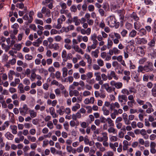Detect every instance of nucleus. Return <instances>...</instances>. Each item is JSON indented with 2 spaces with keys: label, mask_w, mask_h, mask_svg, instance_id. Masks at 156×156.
Segmentation results:
<instances>
[{
  "label": "nucleus",
  "mask_w": 156,
  "mask_h": 156,
  "mask_svg": "<svg viewBox=\"0 0 156 156\" xmlns=\"http://www.w3.org/2000/svg\"><path fill=\"white\" fill-rule=\"evenodd\" d=\"M130 17L135 21H138L139 20V18L137 16L136 14L134 12H133L131 14Z\"/></svg>",
  "instance_id": "nucleus-16"
},
{
  "label": "nucleus",
  "mask_w": 156,
  "mask_h": 156,
  "mask_svg": "<svg viewBox=\"0 0 156 156\" xmlns=\"http://www.w3.org/2000/svg\"><path fill=\"white\" fill-rule=\"evenodd\" d=\"M17 7L20 9H23L24 7V4L23 3H17L16 5Z\"/></svg>",
  "instance_id": "nucleus-62"
},
{
  "label": "nucleus",
  "mask_w": 156,
  "mask_h": 156,
  "mask_svg": "<svg viewBox=\"0 0 156 156\" xmlns=\"http://www.w3.org/2000/svg\"><path fill=\"white\" fill-rule=\"evenodd\" d=\"M108 122V123L109 124V126H112L114 125L113 123V120L111 119L110 118L108 117L106 119V121Z\"/></svg>",
  "instance_id": "nucleus-19"
},
{
  "label": "nucleus",
  "mask_w": 156,
  "mask_h": 156,
  "mask_svg": "<svg viewBox=\"0 0 156 156\" xmlns=\"http://www.w3.org/2000/svg\"><path fill=\"white\" fill-rule=\"evenodd\" d=\"M81 127L83 128H85L88 126V124H87V123L85 122H83L81 124Z\"/></svg>",
  "instance_id": "nucleus-59"
},
{
  "label": "nucleus",
  "mask_w": 156,
  "mask_h": 156,
  "mask_svg": "<svg viewBox=\"0 0 156 156\" xmlns=\"http://www.w3.org/2000/svg\"><path fill=\"white\" fill-rule=\"evenodd\" d=\"M102 109L103 111V113L104 115H108L109 114V111L108 110L106 109V108H105L104 106L102 108Z\"/></svg>",
  "instance_id": "nucleus-29"
},
{
  "label": "nucleus",
  "mask_w": 156,
  "mask_h": 156,
  "mask_svg": "<svg viewBox=\"0 0 156 156\" xmlns=\"http://www.w3.org/2000/svg\"><path fill=\"white\" fill-rule=\"evenodd\" d=\"M59 5L62 9H65L67 8L66 5L65 3L61 2L59 4Z\"/></svg>",
  "instance_id": "nucleus-37"
},
{
  "label": "nucleus",
  "mask_w": 156,
  "mask_h": 156,
  "mask_svg": "<svg viewBox=\"0 0 156 156\" xmlns=\"http://www.w3.org/2000/svg\"><path fill=\"white\" fill-rule=\"evenodd\" d=\"M144 66H140L138 67V71L139 72H142L143 71H144Z\"/></svg>",
  "instance_id": "nucleus-39"
},
{
  "label": "nucleus",
  "mask_w": 156,
  "mask_h": 156,
  "mask_svg": "<svg viewBox=\"0 0 156 156\" xmlns=\"http://www.w3.org/2000/svg\"><path fill=\"white\" fill-rule=\"evenodd\" d=\"M18 87L19 88L20 93H23L25 92L23 85L22 83L20 84Z\"/></svg>",
  "instance_id": "nucleus-24"
},
{
  "label": "nucleus",
  "mask_w": 156,
  "mask_h": 156,
  "mask_svg": "<svg viewBox=\"0 0 156 156\" xmlns=\"http://www.w3.org/2000/svg\"><path fill=\"white\" fill-rule=\"evenodd\" d=\"M10 128L13 134H16L17 133V128L16 126L14 125H10Z\"/></svg>",
  "instance_id": "nucleus-7"
},
{
  "label": "nucleus",
  "mask_w": 156,
  "mask_h": 156,
  "mask_svg": "<svg viewBox=\"0 0 156 156\" xmlns=\"http://www.w3.org/2000/svg\"><path fill=\"white\" fill-rule=\"evenodd\" d=\"M70 10L71 12H75L77 11V8L75 5H72L70 7Z\"/></svg>",
  "instance_id": "nucleus-41"
},
{
  "label": "nucleus",
  "mask_w": 156,
  "mask_h": 156,
  "mask_svg": "<svg viewBox=\"0 0 156 156\" xmlns=\"http://www.w3.org/2000/svg\"><path fill=\"white\" fill-rule=\"evenodd\" d=\"M60 31L61 33H63L64 32H65L66 33L68 32V29L67 28V27H63L61 30H60Z\"/></svg>",
  "instance_id": "nucleus-46"
},
{
  "label": "nucleus",
  "mask_w": 156,
  "mask_h": 156,
  "mask_svg": "<svg viewBox=\"0 0 156 156\" xmlns=\"http://www.w3.org/2000/svg\"><path fill=\"white\" fill-rule=\"evenodd\" d=\"M127 33V31L125 29H123L121 32V34L123 37H124L126 36V35Z\"/></svg>",
  "instance_id": "nucleus-50"
},
{
  "label": "nucleus",
  "mask_w": 156,
  "mask_h": 156,
  "mask_svg": "<svg viewBox=\"0 0 156 156\" xmlns=\"http://www.w3.org/2000/svg\"><path fill=\"white\" fill-rule=\"evenodd\" d=\"M83 146L82 145H81L80 147H78L76 149V151L78 153H80L82 152L83 150Z\"/></svg>",
  "instance_id": "nucleus-45"
},
{
  "label": "nucleus",
  "mask_w": 156,
  "mask_h": 156,
  "mask_svg": "<svg viewBox=\"0 0 156 156\" xmlns=\"http://www.w3.org/2000/svg\"><path fill=\"white\" fill-rule=\"evenodd\" d=\"M147 32L146 30L144 28H142L140 29L139 31V33L140 35L141 36L145 35L146 34Z\"/></svg>",
  "instance_id": "nucleus-26"
},
{
  "label": "nucleus",
  "mask_w": 156,
  "mask_h": 156,
  "mask_svg": "<svg viewBox=\"0 0 156 156\" xmlns=\"http://www.w3.org/2000/svg\"><path fill=\"white\" fill-rule=\"evenodd\" d=\"M88 9L89 11L91 12L93 11L94 9V7L93 5H90L88 7Z\"/></svg>",
  "instance_id": "nucleus-48"
},
{
  "label": "nucleus",
  "mask_w": 156,
  "mask_h": 156,
  "mask_svg": "<svg viewBox=\"0 0 156 156\" xmlns=\"http://www.w3.org/2000/svg\"><path fill=\"white\" fill-rule=\"evenodd\" d=\"M34 13L33 11H30L29 14L30 18L29 20H28V23H30L32 22L33 20L32 16L34 15Z\"/></svg>",
  "instance_id": "nucleus-22"
},
{
  "label": "nucleus",
  "mask_w": 156,
  "mask_h": 156,
  "mask_svg": "<svg viewBox=\"0 0 156 156\" xmlns=\"http://www.w3.org/2000/svg\"><path fill=\"white\" fill-rule=\"evenodd\" d=\"M58 24L56 26L55 28L57 29H60L62 27L61 24H62L63 20L61 18H59L57 20Z\"/></svg>",
  "instance_id": "nucleus-11"
},
{
  "label": "nucleus",
  "mask_w": 156,
  "mask_h": 156,
  "mask_svg": "<svg viewBox=\"0 0 156 156\" xmlns=\"http://www.w3.org/2000/svg\"><path fill=\"white\" fill-rule=\"evenodd\" d=\"M85 58L87 60V63L89 64V66H90L92 62V60L91 58L90 57V55L86 54L84 55Z\"/></svg>",
  "instance_id": "nucleus-13"
},
{
  "label": "nucleus",
  "mask_w": 156,
  "mask_h": 156,
  "mask_svg": "<svg viewBox=\"0 0 156 156\" xmlns=\"http://www.w3.org/2000/svg\"><path fill=\"white\" fill-rule=\"evenodd\" d=\"M14 50L20 51L21 48V45L20 44H15L14 45Z\"/></svg>",
  "instance_id": "nucleus-32"
},
{
  "label": "nucleus",
  "mask_w": 156,
  "mask_h": 156,
  "mask_svg": "<svg viewBox=\"0 0 156 156\" xmlns=\"http://www.w3.org/2000/svg\"><path fill=\"white\" fill-rule=\"evenodd\" d=\"M146 58H144L140 59L139 61V63L140 64H143L146 61Z\"/></svg>",
  "instance_id": "nucleus-55"
},
{
  "label": "nucleus",
  "mask_w": 156,
  "mask_h": 156,
  "mask_svg": "<svg viewBox=\"0 0 156 156\" xmlns=\"http://www.w3.org/2000/svg\"><path fill=\"white\" fill-rule=\"evenodd\" d=\"M112 51H113L114 54L115 55H116V54H118L120 53V51L119 50H118L117 48H114L112 49Z\"/></svg>",
  "instance_id": "nucleus-44"
},
{
  "label": "nucleus",
  "mask_w": 156,
  "mask_h": 156,
  "mask_svg": "<svg viewBox=\"0 0 156 156\" xmlns=\"http://www.w3.org/2000/svg\"><path fill=\"white\" fill-rule=\"evenodd\" d=\"M35 22L37 24H38L41 25H43V21L40 20L36 19L35 20Z\"/></svg>",
  "instance_id": "nucleus-53"
},
{
  "label": "nucleus",
  "mask_w": 156,
  "mask_h": 156,
  "mask_svg": "<svg viewBox=\"0 0 156 156\" xmlns=\"http://www.w3.org/2000/svg\"><path fill=\"white\" fill-rule=\"evenodd\" d=\"M86 76L87 77V79H90L93 77V73L92 72H89L87 74Z\"/></svg>",
  "instance_id": "nucleus-54"
},
{
  "label": "nucleus",
  "mask_w": 156,
  "mask_h": 156,
  "mask_svg": "<svg viewBox=\"0 0 156 156\" xmlns=\"http://www.w3.org/2000/svg\"><path fill=\"white\" fill-rule=\"evenodd\" d=\"M25 58L28 60H30L33 58V57L32 55L29 54L26 55L25 56Z\"/></svg>",
  "instance_id": "nucleus-49"
},
{
  "label": "nucleus",
  "mask_w": 156,
  "mask_h": 156,
  "mask_svg": "<svg viewBox=\"0 0 156 156\" xmlns=\"http://www.w3.org/2000/svg\"><path fill=\"white\" fill-rule=\"evenodd\" d=\"M27 139L31 142H34L36 141V139L35 137L32 136L30 135H28L27 136Z\"/></svg>",
  "instance_id": "nucleus-30"
},
{
  "label": "nucleus",
  "mask_w": 156,
  "mask_h": 156,
  "mask_svg": "<svg viewBox=\"0 0 156 156\" xmlns=\"http://www.w3.org/2000/svg\"><path fill=\"white\" fill-rule=\"evenodd\" d=\"M6 138L9 140H12L14 137L13 135L10 132H8L5 134Z\"/></svg>",
  "instance_id": "nucleus-17"
},
{
  "label": "nucleus",
  "mask_w": 156,
  "mask_h": 156,
  "mask_svg": "<svg viewBox=\"0 0 156 156\" xmlns=\"http://www.w3.org/2000/svg\"><path fill=\"white\" fill-rule=\"evenodd\" d=\"M144 2L147 5H151L153 4V2L151 0H144Z\"/></svg>",
  "instance_id": "nucleus-52"
},
{
  "label": "nucleus",
  "mask_w": 156,
  "mask_h": 156,
  "mask_svg": "<svg viewBox=\"0 0 156 156\" xmlns=\"http://www.w3.org/2000/svg\"><path fill=\"white\" fill-rule=\"evenodd\" d=\"M51 48H53L55 50H58L59 48L58 44L56 43L52 44L51 46Z\"/></svg>",
  "instance_id": "nucleus-27"
},
{
  "label": "nucleus",
  "mask_w": 156,
  "mask_h": 156,
  "mask_svg": "<svg viewBox=\"0 0 156 156\" xmlns=\"http://www.w3.org/2000/svg\"><path fill=\"white\" fill-rule=\"evenodd\" d=\"M121 92L123 94H126L127 95L130 94L129 91L126 89H122L121 90Z\"/></svg>",
  "instance_id": "nucleus-38"
},
{
  "label": "nucleus",
  "mask_w": 156,
  "mask_h": 156,
  "mask_svg": "<svg viewBox=\"0 0 156 156\" xmlns=\"http://www.w3.org/2000/svg\"><path fill=\"white\" fill-rule=\"evenodd\" d=\"M29 112L30 114L31 117L32 118H35L36 117L37 115V113L35 112L33 110H29Z\"/></svg>",
  "instance_id": "nucleus-14"
},
{
  "label": "nucleus",
  "mask_w": 156,
  "mask_h": 156,
  "mask_svg": "<svg viewBox=\"0 0 156 156\" xmlns=\"http://www.w3.org/2000/svg\"><path fill=\"white\" fill-rule=\"evenodd\" d=\"M103 86L104 87L107 91L109 93H111L112 92V87H110L108 83H105L103 85Z\"/></svg>",
  "instance_id": "nucleus-10"
},
{
  "label": "nucleus",
  "mask_w": 156,
  "mask_h": 156,
  "mask_svg": "<svg viewBox=\"0 0 156 156\" xmlns=\"http://www.w3.org/2000/svg\"><path fill=\"white\" fill-rule=\"evenodd\" d=\"M113 44V43L112 40L109 39H108L107 45L108 46V48L109 49L111 48Z\"/></svg>",
  "instance_id": "nucleus-28"
},
{
  "label": "nucleus",
  "mask_w": 156,
  "mask_h": 156,
  "mask_svg": "<svg viewBox=\"0 0 156 156\" xmlns=\"http://www.w3.org/2000/svg\"><path fill=\"white\" fill-rule=\"evenodd\" d=\"M9 125V122L8 121L5 122L4 123V125H3L2 127H0V131L5 130L6 128V127H8Z\"/></svg>",
  "instance_id": "nucleus-15"
},
{
  "label": "nucleus",
  "mask_w": 156,
  "mask_h": 156,
  "mask_svg": "<svg viewBox=\"0 0 156 156\" xmlns=\"http://www.w3.org/2000/svg\"><path fill=\"white\" fill-rule=\"evenodd\" d=\"M110 84L112 86H114L117 89L121 88L123 86L122 83L120 82H116L114 80L111 81L110 82Z\"/></svg>",
  "instance_id": "nucleus-4"
},
{
  "label": "nucleus",
  "mask_w": 156,
  "mask_h": 156,
  "mask_svg": "<svg viewBox=\"0 0 156 156\" xmlns=\"http://www.w3.org/2000/svg\"><path fill=\"white\" fill-rule=\"evenodd\" d=\"M62 76L63 77H65L67 76L68 70L66 67H64L62 68Z\"/></svg>",
  "instance_id": "nucleus-18"
},
{
  "label": "nucleus",
  "mask_w": 156,
  "mask_h": 156,
  "mask_svg": "<svg viewBox=\"0 0 156 156\" xmlns=\"http://www.w3.org/2000/svg\"><path fill=\"white\" fill-rule=\"evenodd\" d=\"M84 142L85 144L86 145L88 144L89 142L90 141L88 139V137L87 136H85V138L84 139Z\"/></svg>",
  "instance_id": "nucleus-40"
},
{
  "label": "nucleus",
  "mask_w": 156,
  "mask_h": 156,
  "mask_svg": "<svg viewBox=\"0 0 156 156\" xmlns=\"http://www.w3.org/2000/svg\"><path fill=\"white\" fill-rule=\"evenodd\" d=\"M97 62L100 66H102L104 65V61L101 59H98Z\"/></svg>",
  "instance_id": "nucleus-33"
},
{
  "label": "nucleus",
  "mask_w": 156,
  "mask_h": 156,
  "mask_svg": "<svg viewBox=\"0 0 156 156\" xmlns=\"http://www.w3.org/2000/svg\"><path fill=\"white\" fill-rule=\"evenodd\" d=\"M155 44V41L154 37L148 43V45L151 47L154 46Z\"/></svg>",
  "instance_id": "nucleus-21"
},
{
  "label": "nucleus",
  "mask_w": 156,
  "mask_h": 156,
  "mask_svg": "<svg viewBox=\"0 0 156 156\" xmlns=\"http://www.w3.org/2000/svg\"><path fill=\"white\" fill-rule=\"evenodd\" d=\"M140 23L138 21L135 22L134 23V28L136 30H138L140 28Z\"/></svg>",
  "instance_id": "nucleus-34"
},
{
  "label": "nucleus",
  "mask_w": 156,
  "mask_h": 156,
  "mask_svg": "<svg viewBox=\"0 0 156 156\" xmlns=\"http://www.w3.org/2000/svg\"><path fill=\"white\" fill-rule=\"evenodd\" d=\"M9 91L11 93H13L16 91V89L13 87H10L9 89Z\"/></svg>",
  "instance_id": "nucleus-61"
},
{
  "label": "nucleus",
  "mask_w": 156,
  "mask_h": 156,
  "mask_svg": "<svg viewBox=\"0 0 156 156\" xmlns=\"http://www.w3.org/2000/svg\"><path fill=\"white\" fill-rule=\"evenodd\" d=\"M16 59L15 58H13L7 62L5 65V66H6L7 68H9L10 67V65H14L16 63Z\"/></svg>",
  "instance_id": "nucleus-6"
},
{
  "label": "nucleus",
  "mask_w": 156,
  "mask_h": 156,
  "mask_svg": "<svg viewBox=\"0 0 156 156\" xmlns=\"http://www.w3.org/2000/svg\"><path fill=\"white\" fill-rule=\"evenodd\" d=\"M108 22L109 26L112 27H115V28H118L119 26V23H116V20L114 17L110 16L108 19Z\"/></svg>",
  "instance_id": "nucleus-1"
},
{
  "label": "nucleus",
  "mask_w": 156,
  "mask_h": 156,
  "mask_svg": "<svg viewBox=\"0 0 156 156\" xmlns=\"http://www.w3.org/2000/svg\"><path fill=\"white\" fill-rule=\"evenodd\" d=\"M154 111V110L153 108H149L146 110V112L147 113L150 114Z\"/></svg>",
  "instance_id": "nucleus-60"
},
{
  "label": "nucleus",
  "mask_w": 156,
  "mask_h": 156,
  "mask_svg": "<svg viewBox=\"0 0 156 156\" xmlns=\"http://www.w3.org/2000/svg\"><path fill=\"white\" fill-rule=\"evenodd\" d=\"M93 69L95 70H98L100 69V67L97 64H94L93 65Z\"/></svg>",
  "instance_id": "nucleus-56"
},
{
  "label": "nucleus",
  "mask_w": 156,
  "mask_h": 156,
  "mask_svg": "<svg viewBox=\"0 0 156 156\" xmlns=\"http://www.w3.org/2000/svg\"><path fill=\"white\" fill-rule=\"evenodd\" d=\"M63 126L64 127V128L66 130H68L69 129V125L68 122H66L63 124Z\"/></svg>",
  "instance_id": "nucleus-64"
},
{
  "label": "nucleus",
  "mask_w": 156,
  "mask_h": 156,
  "mask_svg": "<svg viewBox=\"0 0 156 156\" xmlns=\"http://www.w3.org/2000/svg\"><path fill=\"white\" fill-rule=\"evenodd\" d=\"M68 31L69 30H73L74 29V26L72 24H70L67 27Z\"/></svg>",
  "instance_id": "nucleus-47"
},
{
  "label": "nucleus",
  "mask_w": 156,
  "mask_h": 156,
  "mask_svg": "<svg viewBox=\"0 0 156 156\" xmlns=\"http://www.w3.org/2000/svg\"><path fill=\"white\" fill-rule=\"evenodd\" d=\"M29 108L26 104H24L22 107L19 108L20 112L23 116H25L29 113Z\"/></svg>",
  "instance_id": "nucleus-2"
},
{
  "label": "nucleus",
  "mask_w": 156,
  "mask_h": 156,
  "mask_svg": "<svg viewBox=\"0 0 156 156\" xmlns=\"http://www.w3.org/2000/svg\"><path fill=\"white\" fill-rule=\"evenodd\" d=\"M143 79L144 81L148 82L149 79V76L147 74H145L143 76Z\"/></svg>",
  "instance_id": "nucleus-43"
},
{
  "label": "nucleus",
  "mask_w": 156,
  "mask_h": 156,
  "mask_svg": "<svg viewBox=\"0 0 156 156\" xmlns=\"http://www.w3.org/2000/svg\"><path fill=\"white\" fill-rule=\"evenodd\" d=\"M98 50H96L94 51H92L91 54L95 57L97 58L98 56Z\"/></svg>",
  "instance_id": "nucleus-42"
},
{
  "label": "nucleus",
  "mask_w": 156,
  "mask_h": 156,
  "mask_svg": "<svg viewBox=\"0 0 156 156\" xmlns=\"http://www.w3.org/2000/svg\"><path fill=\"white\" fill-rule=\"evenodd\" d=\"M137 32L134 30H133L129 34V37H134L136 34Z\"/></svg>",
  "instance_id": "nucleus-20"
},
{
  "label": "nucleus",
  "mask_w": 156,
  "mask_h": 156,
  "mask_svg": "<svg viewBox=\"0 0 156 156\" xmlns=\"http://www.w3.org/2000/svg\"><path fill=\"white\" fill-rule=\"evenodd\" d=\"M94 75L96 76V80L97 81H100L101 80V76H100V73L99 72L95 73Z\"/></svg>",
  "instance_id": "nucleus-25"
},
{
  "label": "nucleus",
  "mask_w": 156,
  "mask_h": 156,
  "mask_svg": "<svg viewBox=\"0 0 156 156\" xmlns=\"http://www.w3.org/2000/svg\"><path fill=\"white\" fill-rule=\"evenodd\" d=\"M108 79L109 80H112L113 78L115 80H117L118 79L114 71H112L110 74H108Z\"/></svg>",
  "instance_id": "nucleus-5"
},
{
  "label": "nucleus",
  "mask_w": 156,
  "mask_h": 156,
  "mask_svg": "<svg viewBox=\"0 0 156 156\" xmlns=\"http://www.w3.org/2000/svg\"><path fill=\"white\" fill-rule=\"evenodd\" d=\"M80 107V105L79 104H76V105L73 106L72 108V110L74 111H76Z\"/></svg>",
  "instance_id": "nucleus-31"
},
{
  "label": "nucleus",
  "mask_w": 156,
  "mask_h": 156,
  "mask_svg": "<svg viewBox=\"0 0 156 156\" xmlns=\"http://www.w3.org/2000/svg\"><path fill=\"white\" fill-rule=\"evenodd\" d=\"M101 134L103 136L102 137L103 141H107L108 140V137L107 136V133L106 132L102 133Z\"/></svg>",
  "instance_id": "nucleus-23"
},
{
  "label": "nucleus",
  "mask_w": 156,
  "mask_h": 156,
  "mask_svg": "<svg viewBox=\"0 0 156 156\" xmlns=\"http://www.w3.org/2000/svg\"><path fill=\"white\" fill-rule=\"evenodd\" d=\"M81 118V115L80 113L77 112L76 114H73L72 115V118L74 120H76L77 119H80Z\"/></svg>",
  "instance_id": "nucleus-12"
},
{
  "label": "nucleus",
  "mask_w": 156,
  "mask_h": 156,
  "mask_svg": "<svg viewBox=\"0 0 156 156\" xmlns=\"http://www.w3.org/2000/svg\"><path fill=\"white\" fill-rule=\"evenodd\" d=\"M47 126L50 129H52L53 128L54 126L51 121H49L48 122L47 125Z\"/></svg>",
  "instance_id": "nucleus-36"
},
{
  "label": "nucleus",
  "mask_w": 156,
  "mask_h": 156,
  "mask_svg": "<svg viewBox=\"0 0 156 156\" xmlns=\"http://www.w3.org/2000/svg\"><path fill=\"white\" fill-rule=\"evenodd\" d=\"M66 149L68 152L70 153L73 151V148L71 146H66Z\"/></svg>",
  "instance_id": "nucleus-51"
},
{
  "label": "nucleus",
  "mask_w": 156,
  "mask_h": 156,
  "mask_svg": "<svg viewBox=\"0 0 156 156\" xmlns=\"http://www.w3.org/2000/svg\"><path fill=\"white\" fill-rule=\"evenodd\" d=\"M73 22L74 23L75 25L77 26L80 25L81 21L80 20L78 19V18L77 16H74L73 18Z\"/></svg>",
  "instance_id": "nucleus-9"
},
{
  "label": "nucleus",
  "mask_w": 156,
  "mask_h": 156,
  "mask_svg": "<svg viewBox=\"0 0 156 156\" xmlns=\"http://www.w3.org/2000/svg\"><path fill=\"white\" fill-rule=\"evenodd\" d=\"M118 99L119 101L121 103L123 102V100L126 102L127 101V98L125 95H120L118 96Z\"/></svg>",
  "instance_id": "nucleus-8"
},
{
  "label": "nucleus",
  "mask_w": 156,
  "mask_h": 156,
  "mask_svg": "<svg viewBox=\"0 0 156 156\" xmlns=\"http://www.w3.org/2000/svg\"><path fill=\"white\" fill-rule=\"evenodd\" d=\"M61 73L58 71L56 72L55 74V76L57 79H59L60 77Z\"/></svg>",
  "instance_id": "nucleus-63"
},
{
  "label": "nucleus",
  "mask_w": 156,
  "mask_h": 156,
  "mask_svg": "<svg viewBox=\"0 0 156 156\" xmlns=\"http://www.w3.org/2000/svg\"><path fill=\"white\" fill-rule=\"evenodd\" d=\"M0 103H2V107L4 108H7V105L5 101H0Z\"/></svg>",
  "instance_id": "nucleus-58"
},
{
  "label": "nucleus",
  "mask_w": 156,
  "mask_h": 156,
  "mask_svg": "<svg viewBox=\"0 0 156 156\" xmlns=\"http://www.w3.org/2000/svg\"><path fill=\"white\" fill-rule=\"evenodd\" d=\"M144 71L147 73H150L154 70L153 63L149 62H147V64L144 66Z\"/></svg>",
  "instance_id": "nucleus-3"
},
{
  "label": "nucleus",
  "mask_w": 156,
  "mask_h": 156,
  "mask_svg": "<svg viewBox=\"0 0 156 156\" xmlns=\"http://www.w3.org/2000/svg\"><path fill=\"white\" fill-rule=\"evenodd\" d=\"M108 131L110 133H116L115 129L112 127H111L108 129Z\"/></svg>",
  "instance_id": "nucleus-35"
},
{
  "label": "nucleus",
  "mask_w": 156,
  "mask_h": 156,
  "mask_svg": "<svg viewBox=\"0 0 156 156\" xmlns=\"http://www.w3.org/2000/svg\"><path fill=\"white\" fill-rule=\"evenodd\" d=\"M101 76L103 80L104 81L106 80L108 78V75L106 76L105 74H102Z\"/></svg>",
  "instance_id": "nucleus-57"
}]
</instances>
